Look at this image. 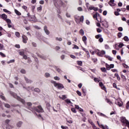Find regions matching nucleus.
<instances>
[{"mask_svg":"<svg viewBox=\"0 0 129 129\" xmlns=\"http://www.w3.org/2000/svg\"><path fill=\"white\" fill-rule=\"evenodd\" d=\"M51 83L53 84L54 87H56V88H57L58 89H63V88H64L63 84L60 83H56V82L54 81H51Z\"/></svg>","mask_w":129,"mask_h":129,"instance_id":"nucleus-1","label":"nucleus"},{"mask_svg":"<svg viewBox=\"0 0 129 129\" xmlns=\"http://www.w3.org/2000/svg\"><path fill=\"white\" fill-rule=\"evenodd\" d=\"M121 121L122 122V125H125L129 127V121L128 120H126L125 117H121Z\"/></svg>","mask_w":129,"mask_h":129,"instance_id":"nucleus-2","label":"nucleus"},{"mask_svg":"<svg viewBox=\"0 0 129 129\" xmlns=\"http://www.w3.org/2000/svg\"><path fill=\"white\" fill-rule=\"evenodd\" d=\"M121 121L122 122V125H125L129 127V121L128 120H126L125 117H121Z\"/></svg>","mask_w":129,"mask_h":129,"instance_id":"nucleus-3","label":"nucleus"},{"mask_svg":"<svg viewBox=\"0 0 129 129\" xmlns=\"http://www.w3.org/2000/svg\"><path fill=\"white\" fill-rule=\"evenodd\" d=\"M95 52H96L99 57H103V55H105V51L104 50H101L100 51L98 49H95Z\"/></svg>","mask_w":129,"mask_h":129,"instance_id":"nucleus-4","label":"nucleus"},{"mask_svg":"<svg viewBox=\"0 0 129 129\" xmlns=\"http://www.w3.org/2000/svg\"><path fill=\"white\" fill-rule=\"evenodd\" d=\"M11 94H12V95H13L14 96V97H15V98H16V99H17L19 101H21V102H22L23 104H24V103H25V100L21 98V97L18 96L16 94H15L13 92L11 93Z\"/></svg>","mask_w":129,"mask_h":129,"instance_id":"nucleus-5","label":"nucleus"},{"mask_svg":"<svg viewBox=\"0 0 129 129\" xmlns=\"http://www.w3.org/2000/svg\"><path fill=\"white\" fill-rule=\"evenodd\" d=\"M29 20L30 21V22H33L34 23H36V22H37V18H36V16L35 15H31V16H30V18H29Z\"/></svg>","mask_w":129,"mask_h":129,"instance_id":"nucleus-6","label":"nucleus"},{"mask_svg":"<svg viewBox=\"0 0 129 129\" xmlns=\"http://www.w3.org/2000/svg\"><path fill=\"white\" fill-rule=\"evenodd\" d=\"M80 19V22H83L84 20V16H82L80 18L79 17H75V20L76 23H78Z\"/></svg>","mask_w":129,"mask_h":129,"instance_id":"nucleus-7","label":"nucleus"},{"mask_svg":"<svg viewBox=\"0 0 129 129\" xmlns=\"http://www.w3.org/2000/svg\"><path fill=\"white\" fill-rule=\"evenodd\" d=\"M35 110L37 111V112H44V110L41 106H38L35 109Z\"/></svg>","mask_w":129,"mask_h":129,"instance_id":"nucleus-8","label":"nucleus"},{"mask_svg":"<svg viewBox=\"0 0 129 129\" xmlns=\"http://www.w3.org/2000/svg\"><path fill=\"white\" fill-rule=\"evenodd\" d=\"M9 122H10V120H9V119H7L5 121H4L2 124L3 127H4V128H5V127H7V126H8V124H9Z\"/></svg>","mask_w":129,"mask_h":129,"instance_id":"nucleus-9","label":"nucleus"},{"mask_svg":"<svg viewBox=\"0 0 129 129\" xmlns=\"http://www.w3.org/2000/svg\"><path fill=\"white\" fill-rule=\"evenodd\" d=\"M105 66H106V69L107 70H109L110 69H111L112 68H114V64H111L110 65H109L107 63H106L105 64Z\"/></svg>","mask_w":129,"mask_h":129,"instance_id":"nucleus-10","label":"nucleus"},{"mask_svg":"<svg viewBox=\"0 0 129 129\" xmlns=\"http://www.w3.org/2000/svg\"><path fill=\"white\" fill-rule=\"evenodd\" d=\"M115 103L117 105H118V106H122V102L119 99L116 100Z\"/></svg>","mask_w":129,"mask_h":129,"instance_id":"nucleus-11","label":"nucleus"},{"mask_svg":"<svg viewBox=\"0 0 129 129\" xmlns=\"http://www.w3.org/2000/svg\"><path fill=\"white\" fill-rule=\"evenodd\" d=\"M99 85L101 88V89H102L103 90H105V91H106V88H105V86H104V85H103V83L102 82H99Z\"/></svg>","mask_w":129,"mask_h":129,"instance_id":"nucleus-12","label":"nucleus"},{"mask_svg":"<svg viewBox=\"0 0 129 129\" xmlns=\"http://www.w3.org/2000/svg\"><path fill=\"white\" fill-rule=\"evenodd\" d=\"M23 42L25 44H27V42L28 41V37L26 36L25 35H22Z\"/></svg>","mask_w":129,"mask_h":129,"instance_id":"nucleus-13","label":"nucleus"},{"mask_svg":"<svg viewBox=\"0 0 129 129\" xmlns=\"http://www.w3.org/2000/svg\"><path fill=\"white\" fill-rule=\"evenodd\" d=\"M88 10L92 11V10H93L95 11V12H97L98 11L97 8L94 7L93 6H89L88 8H87Z\"/></svg>","mask_w":129,"mask_h":129,"instance_id":"nucleus-14","label":"nucleus"},{"mask_svg":"<svg viewBox=\"0 0 129 129\" xmlns=\"http://www.w3.org/2000/svg\"><path fill=\"white\" fill-rule=\"evenodd\" d=\"M108 4L111 7H114L115 6L114 0H110Z\"/></svg>","mask_w":129,"mask_h":129,"instance_id":"nucleus-15","label":"nucleus"},{"mask_svg":"<svg viewBox=\"0 0 129 129\" xmlns=\"http://www.w3.org/2000/svg\"><path fill=\"white\" fill-rule=\"evenodd\" d=\"M53 4L56 8H59L60 5L58 4V0H53Z\"/></svg>","mask_w":129,"mask_h":129,"instance_id":"nucleus-16","label":"nucleus"},{"mask_svg":"<svg viewBox=\"0 0 129 129\" xmlns=\"http://www.w3.org/2000/svg\"><path fill=\"white\" fill-rule=\"evenodd\" d=\"M97 114H98V115H99L100 116H103L104 117H106V118H108V117H107V116H106L105 114H104L102 113H100L99 112H98Z\"/></svg>","mask_w":129,"mask_h":129,"instance_id":"nucleus-17","label":"nucleus"},{"mask_svg":"<svg viewBox=\"0 0 129 129\" xmlns=\"http://www.w3.org/2000/svg\"><path fill=\"white\" fill-rule=\"evenodd\" d=\"M54 69L58 73H62V71L58 67H54Z\"/></svg>","mask_w":129,"mask_h":129,"instance_id":"nucleus-18","label":"nucleus"},{"mask_svg":"<svg viewBox=\"0 0 129 129\" xmlns=\"http://www.w3.org/2000/svg\"><path fill=\"white\" fill-rule=\"evenodd\" d=\"M44 30L45 31V33H46V35H49L50 34V32H49V30L47 29L46 26H44Z\"/></svg>","mask_w":129,"mask_h":129,"instance_id":"nucleus-19","label":"nucleus"},{"mask_svg":"<svg viewBox=\"0 0 129 129\" xmlns=\"http://www.w3.org/2000/svg\"><path fill=\"white\" fill-rule=\"evenodd\" d=\"M82 41L84 42V44L86 45V41H87V37H86L85 36H83Z\"/></svg>","mask_w":129,"mask_h":129,"instance_id":"nucleus-20","label":"nucleus"},{"mask_svg":"<svg viewBox=\"0 0 129 129\" xmlns=\"http://www.w3.org/2000/svg\"><path fill=\"white\" fill-rule=\"evenodd\" d=\"M22 124H23V122L20 121L17 123L16 125L17 127H21V126H22Z\"/></svg>","mask_w":129,"mask_h":129,"instance_id":"nucleus-21","label":"nucleus"},{"mask_svg":"<svg viewBox=\"0 0 129 129\" xmlns=\"http://www.w3.org/2000/svg\"><path fill=\"white\" fill-rule=\"evenodd\" d=\"M15 14H16V15H17V16H21V15H22V14L21 13V12H20L19 11H18L17 9H15Z\"/></svg>","mask_w":129,"mask_h":129,"instance_id":"nucleus-22","label":"nucleus"},{"mask_svg":"<svg viewBox=\"0 0 129 129\" xmlns=\"http://www.w3.org/2000/svg\"><path fill=\"white\" fill-rule=\"evenodd\" d=\"M2 19H3V20H5V21H6V20H7L8 18V16H7V15L6 14H2Z\"/></svg>","mask_w":129,"mask_h":129,"instance_id":"nucleus-23","label":"nucleus"},{"mask_svg":"<svg viewBox=\"0 0 129 129\" xmlns=\"http://www.w3.org/2000/svg\"><path fill=\"white\" fill-rule=\"evenodd\" d=\"M65 101L66 102H67V103H68V104H70L71 105H72V102L69 99H66Z\"/></svg>","mask_w":129,"mask_h":129,"instance_id":"nucleus-24","label":"nucleus"},{"mask_svg":"<svg viewBox=\"0 0 129 129\" xmlns=\"http://www.w3.org/2000/svg\"><path fill=\"white\" fill-rule=\"evenodd\" d=\"M85 52L87 54V58L88 59H89V58H90V54H89V51H88V50H85Z\"/></svg>","mask_w":129,"mask_h":129,"instance_id":"nucleus-25","label":"nucleus"},{"mask_svg":"<svg viewBox=\"0 0 129 129\" xmlns=\"http://www.w3.org/2000/svg\"><path fill=\"white\" fill-rule=\"evenodd\" d=\"M79 33L80 34V35H81V36H84V31L83 30V29H81L79 31Z\"/></svg>","mask_w":129,"mask_h":129,"instance_id":"nucleus-26","label":"nucleus"},{"mask_svg":"<svg viewBox=\"0 0 129 129\" xmlns=\"http://www.w3.org/2000/svg\"><path fill=\"white\" fill-rule=\"evenodd\" d=\"M99 14L97 13H96L95 14L93 15V17L94 18V19H96L97 21H98V20L97 19V16Z\"/></svg>","mask_w":129,"mask_h":129,"instance_id":"nucleus-27","label":"nucleus"},{"mask_svg":"<svg viewBox=\"0 0 129 129\" xmlns=\"http://www.w3.org/2000/svg\"><path fill=\"white\" fill-rule=\"evenodd\" d=\"M59 98H60V99H62L63 100H64V99H66V96L65 95L59 96Z\"/></svg>","mask_w":129,"mask_h":129,"instance_id":"nucleus-28","label":"nucleus"},{"mask_svg":"<svg viewBox=\"0 0 129 129\" xmlns=\"http://www.w3.org/2000/svg\"><path fill=\"white\" fill-rule=\"evenodd\" d=\"M44 76L45 77H46V78H48L49 77H50L51 75H50V74H49L48 73H46L44 74Z\"/></svg>","mask_w":129,"mask_h":129,"instance_id":"nucleus-29","label":"nucleus"},{"mask_svg":"<svg viewBox=\"0 0 129 129\" xmlns=\"http://www.w3.org/2000/svg\"><path fill=\"white\" fill-rule=\"evenodd\" d=\"M25 80L27 83H32V81L31 80H29V79L27 78H25Z\"/></svg>","mask_w":129,"mask_h":129,"instance_id":"nucleus-30","label":"nucleus"},{"mask_svg":"<svg viewBox=\"0 0 129 129\" xmlns=\"http://www.w3.org/2000/svg\"><path fill=\"white\" fill-rule=\"evenodd\" d=\"M5 21L8 24H12V21H11L10 19H7L5 20Z\"/></svg>","mask_w":129,"mask_h":129,"instance_id":"nucleus-31","label":"nucleus"},{"mask_svg":"<svg viewBox=\"0 0 129 129\" xmlns=\"http://www.w3.org/2000/svg\"><path fill=\"white\" fill-rule=\"evenodd\" d=\"M3 12H5V13H8L9 15H11V12L7 9H3Z\"/></svg>","mask_w":129,"mask_h":129,"instance_id":"nucleus-32","label":"nucleus"},{"mask_svg":"<svg viewBox=\"0 0 129 129\" xmlns=\"http://www.w3.org/2000/svg\"><path fill=\"white\" fill-rule=\"evenodd\" d=\"M106 102L109 103V104H110V105H111V104H112V102L110 100H109L108 99H106Z\"/></svg>","mask_w":129,"mask_h":129,"instance_id":"nucleus-33","label":"nucleus"},{"mask_svg":"<svg viewBox=\"0 0 129 129\" xmlns=\"http://www.w3.org/2000/svg\"><path fill=\"white\" fill-rule=\"evenodd\" d=\"M94 81H95V82H100V80H99L98 78H94Z\"/></svg>","mask_w":129,"mask_h":129,"instance_id":"nucleus-34","label":"nucleus"},{"mask_svg":"<svg viewBox=\"0 0 129 129\" xmlns=\"http://www.w3.org/2000/svg\"><path fill=\"white\" fill-rule=\"evenodd\" d=\"M77 63L78 65H79V66H82V61L78 60L77 61Z\"/></svg>","mask_w":129,"mask_h":129,"instance_id":"nucleus-35","label":"nucleus"},{"mask_svg":"<svg viewBox=\"0 0 129 129\" xmlns=\"http://www.w3.org/2000/svg\"><path fill=\"white\" fill-rule=\"evenodd\" d=\"M5 47L4 46L3 44H2L1 43H0V50H5Z\"/></svg>","mask_w":129,"mask_h":129,"instance_id":"nucleus-36","label":"nucleus"},{"mask_svg":"<svg viewBox=\"0 0 129 129\" xmlns=\"http://www.w3.org/2000/svg\"><path fill=\"white\" fill-rule=\"evenodd\" d=\"M34 91L35 92H41V90H40V89L38 88H36L35 89H34Z\"/></svg>","mask_w":129,"mask_h":129,"instance_id":"nucleus-37","label":"nucleus"},{"mask_svg":"<svg viewBox=\"0 0 129 129\" xmlns=\"http://www.w3.org/2000/svg\"><path fill=\"white\" fill-rule=\"evenodd\" d=\"M33 88L32 87H28L27 88V90H28V91H32V90H33Z\"/></svg>","mask_w":129,"mask_h":129,"instance_id":"nucleus-38","label":"nucleus"},{"mask_svg":"<svg viewBox=\"0 0 129 129\" xmlns=\"http://www.w3.org/2000/svg\"><path fill=\"white\" fill-rule=\"evenodd\" d=\"M15 35L16 37H17V38H20V33L19 32H16Z\"/></svg>","mask_w":129,"mask_h":129,"instance_id":"nucleus-39","label":"nucleus"},{"mask_svg":"<svg viewBox=\"0 0 129 129\" xmlns=\"http://www.w3.org/2000/svg\"><path fill=\"white\" fill-rule=\"evenodd\" d=\"M73 46L74 47H73V49H79V47H78V46H77L76 44H74Z\"/></svg>","mask_w":129,"mask_h":129,"instance_id":"nucleus-40","label":"nucleus"},{"mask_svg":"<svg viewBox=\"0 0 129 129\" xmlns=\"http://www.w3.org/2000/svg\"><path fill=\"white\" fill-rule=\"evenodd\" d=\"M38 12H41L42 11V6H40L39 7L37 8Z\"/></svg>","mask_w":129,"mask_h":129,"instance_id":"nucleus-41","label":"nucleus"},{"mask_svg":"<svg viewBox=\"0 0 129 129\" xmlns=\"http://www.w3.org/2000/svg\"><path fill=\"white\" fill-rule=\"evenodd\" d=\"M14 62H15V59H12L8 61L7 63L8 64H10V63H14Z\"/></svg>","mask_w":129,"mask_h":129,"instance_id":"nucleus-42","label":"nucleus"},{"mask_svg":"<svg viewBox=\"0 0 129 129\" xmlns=\"http://www.w3.org/2000/svg\"><path fill=\"white\" fill-rule=\"evenodd\" d=\"M124 41H125L126 42H128V37L127 36H125L123 38Z\"/></svg>","mask_w":129,"mask_h":129,"instance_id":"nucleus-43","label":"nucleus"},{"mask_svg":"<svg viewBox=\"0 0 129 129\" xmlns=\"http://www.w3.org/2000/svg\"><path fill=\"white\" fill-rule=\"evenodd\" d=\"M4 106L7 108H10L11 107V106L9 104H4Z\"/></svg>","mask_w":129,"mask_h":129,"instance_id":"nucleus-44","label":"nucleus"},{"mask_svg":"<svg viewBox=\"0 0 129 129\" xmlns=\"http://www.w3.org/2000/svg\"><path fill=\"white\" fill-rule=\"evenodd\" d=\"M101 70L102 72H105L106 71V69L105 68H101Z\"/></svg>","mask_w":129,"mask_h":129,"instance_id":"nucleus-45","label":"nucleus"},{"mask_svg":"<svg viewBox=\"0 0 129 129\" xmlns=\"http://www.w3.org/2000/svg\"><path fill=\"white\" fill-rule=\"evenodd\" d=\"M122 36V33L121 32H119L118 33V38H121Z\"/></svg>","mask_w":129,"mask_h":129,"instance_id":"nucleus-46","label":"nucleus"},{"mask_svg":"<svg viewBox=\"0 0 129 129\" xmlns=\"http://www.w3.org/2000/svg\"><path fill=\"white\" fill-rule=\"evenodd\" d=\"M55 40H56V41H62V38H61V37H56V38H55Z\"/></svg>","mask_w":129,"mask_h":129,"instance_id":"nucleus-47","label":"nucleus"},{"mask_svg":"<svg viewBox=\"0 0 129 129\" xmlns=\"http://www.w3.org/2000/svg\"><path fill=\"white\" fill-rule=\"evenodd\" d=\"M21 73H22L23 74H25L26 73V71L24 69H22L20 71Z\"/></svg>","mask_w":129,"mask_h":129,"instance_id":"nucleus-48","label":"nucleus"},{"mask_svg":"<svg viewBox=\"0 0 129 129\" xmlns=\"http://www.w3.org/2000/svg\"><path fill=\"white\" fill-rule=\"evenodd\" d=\"M54 80H57L58 81L59 80H60V78H59V77L56 76L54 77Z\"/></svg>","mask_w":129,"mask_h":129,"instance_id":"nucleus-49","label":"nucleus"},{"mask_svg":"<svg viewBox=\"0 0 129 129\" xmlns=\"http://www.w3.org/2000/svg\"><path fill=\"white\" fill-rule=\"evenodd\" d=\"M88 122H89V123H90V124H91V125L94 124V123H93V122H92V120H91V119H89Z\"/></svg>","mask_w":129,"mask_h":129,"instance_id":"nucleus-50","label":"nucleus"},{"mask_svg":"<svg viewBox=\"0 0 129 129\" xmlns=\"http://www.w3.org/2000/svg\"><path fill=\"white\" fill-rule=\"evenodd\" d=\"M101 37V35L100 34H98L95 36L96 39H99V38H100Z\"/></svg>","mask_w":129,"mask_h":129,"instance_id":"nucleus-51","label":"nucleus"},{"mask_svg":"<svg viewBox=\"0 0 129 129\" xmlns=\"http://www.w3.org/2000/svg\"><path fill=\"white\" fill-rule=\"evenodd\" d=\"M118 30L119 31V32H122V31H123V29L121 27H119Z\"/></svg>","mask_w":129,"mask_h":129,"instance_id":"nucleus-52","label":"nucleus"},{"mask_svg":"<svg viewBox=\"0 0 129 129\" xmlns=\"http://www.w3.org/2000/svg\"><path fill=\"white\" fill-rule=\"evenodd\" d=\"M119 48H122L123 47V43H119V45H118Z\"/></svg>","mask_w":129,"mask_h":129,"instance_id":"nucleus-53","label":"nucleus"},{"mask_svg":"<svg viewBox=\"0 0 129 129\" xmlns=\"http://www.w3.org/2000/svg\"><path fill=\"white\" fill-rule=\"evenodd\" d=\"M61 128H62V129H68L69 128L68 127V126H64L63 125H61Z\"/></svg>","mask_w":129,"mask_h":129,"instance_id":"nucleus-54","label":"nucleus"},{"mask_svg":"<svg viewBox=\"0 0 129 129\" xmlns=\"http://www.w3.org/2000/svg\"><path fill=\"white\" fill-rule=\"evenodd\" d=\"M115 48L116 49V50H119V47H118V45L115 44Z\"/></svg>","mask_w":129,"mask_h":129,"instance_id":"nucleus-55","label":"nucleus"},{"mask_svg":"<svg viewBox=\"0 0 129 129\" xmlns=\"http://www.w3.org/2000/svg\"><path fill=\"white\" fill-rule=\"evenodd\" d=\"M0 55L2 56V57H6V54H4V53L1 52H0Z\"/></svg>","mask_w":129,"mask_h":129,"instance_id":"nucleus-56","label":"nucleus"},{"mask_svg":"<svg viewBox=\"0 0 129 129\" xmlns=\"http://www.w3.org/2000/svg\"><path fill=\"white\" fill-rule=\"evenodd\" d=\"M71 110H72V111H73V112H74V113H76V112H77L76 110L74 108H72L71 109Z\"/></svg>","mask_w":129,"mask_h":129,"instance_id":"nucleus-57","label":"nucleus"},{"mask_svg":"<svg viewBox=\"0 0 129 129\" xmlns=\"http://www.w3.org/2000/svg\"><path fill=\"white\" fill-rule=\"evenodd\" d=\"M0 98H2L3 100H6V98L3 95H0Z\"/></svg>","mask_w":129,"mask_h":129,"instance_id":"nucleus-58","label":"nucleus"},{"mask_svg":"<svg viewBox=\"0 0 129 129\" xmlns=\"http://www.w3.org/2000/svg\"><path fill=\"white\" fill-rule=\"evenodd\" d=\"M77 94L79 95V96H81V95H82V94H81V92H80V91H77Z\"/></svg>","mask_w":129,"mask_h":129,"instance_id":"nucleus-59","label":"nucleus"},{"mask_svg":"<svg viewBox=\"0 0 129 129\" xmlns=\"http://www.w3.org/2000/svg\"><path fill=\"white\" fill-rule=\"evenodd\" d=\"M126 109H128L129 108V102H128L126 104Z\"/></svg>","mask_w":129,"mask_h":129,"instance_id":"nucleus-60","label":"nucleus"},{"mask_svg":"<svg viewBox=\"0 0 129 129\" xmlns=\"http://www.w3.org/2000/svg\"><path fill=\"white\" fill-rule=\"evenodd\" d=\"M99 41H100V43H102V42H103V38L100 37V38L99 39Z\"/></svg>","mask_w":129,"mask_h":129,"instance_id":"nucleus-61","label":"nucleus"},{"mask_svg":"<svg viewBox=\"0 0 129 129\" xmlns=\"http://www.w3.org/2000/svg\"><path fill=\"white\" fill-rule=\"evenodd\" d=\"M92 125V127H93V128H94V129H98V127H96V126H95V124H93V125Z\"/></svg>","mask_w":129,"mask_h":129,"instance_id":"nucleus-62","label":"nucleus"},{"mask_svg":"<svg viewBox=\"0 0 129 129\" xmlns=\"http://www.w3.org/2000/svg\"><path fill=\"white\" fill-rule=\"evenodd\" d=\"M44 1H43V0H41L39 2L40 5H44Z\"/></svg>","mask_w":129,"mask_h":129,"instance_id":"nucleus-63","label":"nucleus"},{"mask_svg":"<svg viewBox=\"0 0 129 129\" xmlns=\"http://www.w3.org/2000/svg\"><path fill=\"white\" fill-rule=\"evenodd\" d=\"M100 127H101L103 129H105L106 128L105 126H104V125H103L102 124H101V126H100Z\"/></svg>","mask_w":129,"mask_h":129,"instance_id":"nucleus-64","label":"nucleus"}]
</instances>
